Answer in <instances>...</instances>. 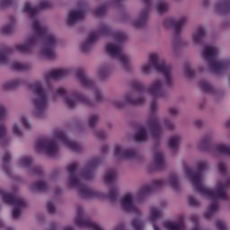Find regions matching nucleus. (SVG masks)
<instances>
[{"instance_id":"obj_1","label":"nucleus","mask_w":230,"mask_h":230,"mask_svg":"<svg viewBox=\"0 0 230 230\" xmlns=\"http://www.w3.org/2000/svg\"><path fill=\"white\" fill-rule=\"evenodd\" d=\"M208 170H209V163L206 160L197 162L196 172L188 166L184 167V173L188 175L195 191L212 200L208 209L204 215L205 218L209 219L220 209L218 200H229L227 188H230V174L226 181H218L216 189L212 190L204 185V180L202 179V173L208 172Z\"/></svg>"},{"instance_id":"obj_2","label":"nucleus","mask_w":230,"mask_h":230,"mask_svg":"<svg viewBox=\"0 0 230 230\" xmlns=\"http://www.w3.org/2000/svg\"><path fill=\"white\" fill-rule=\"evenodd\" d=\"M32 31L34 34L29 36L24 44H18L14 49L19 53H31L33 48L37 44H40L41 55L49 60H55L57 58L55 49L58 46V38H57V35L49 32V29L40 24L39 20H33Z\"/></svg>"},{"instance_id":"obj_3","label":"nucleus","mask_w":230,"mask_h":230,"mask_svg":"<svg viewBox=\"0 0 230 230\" xmlns=\"http://www.w3.org/2000/svg\"><path fill=\"white\" fill-rule=\"evenodd\" d=\"M75 76L80 84L84 87V89H92L94 96V100H91L89 96L80 93L75 92L72 93V97H66L65 99V103L68 109H75L78 103H82L84 107H89L90 109H94L98 103H103L105 102V94L100 88L96 87V83L84 69L80 68L75 71Z\"/></svg>"},{"instance_id":"obj_4","label":"nucleus","mask_w":230,"mask_h":230,"mask_svg":"<svg viewBox=\"0 0 230 230\" xmlns=\"http://www.w3.org/2000/svg\"><path fill=\"white\" fill-rule=\"evenodd\" d=\"M92 33L97 34V39L99 37H111L113 40L117 43H108L106 45V52L111 58H114L121 66L122 69H125L127 72L132 71V63H130V57L123 52L121 48L122 42H125L128 39L127 33L117 31H113L111 29V26L107 23H101L97 31Z\"/></svg>"},{"instance_id":"obj_5","label":"nucleus","mask_w":230,"mask_h":230,"mask_svg":"<svg viewBox=\"0 0 230 230\" xmlns=\"http://www.w3.org/2000/svg\"><path fill=\"white\" fill-rule=\"evenodd\" d=\"M141 73L143 75H151L152 69L161 73L164 76V85L167 89H173L175 81L173 80V70L172 66L164 60H161L159 54L151 53L148 56V62L144 63L141 66Z\"/></svg>"},{"instance_id":"obj_6","label":"nucleus","mask_w":230,"mask_h":230,"mask_svg":"<svg viewBox=\"0 0 230 230\" xmlns=\"http://www.w3.org/2000/svg\"><path fill=\"white\" fill-rule=\"evenodd\" d=\"M30 91L32 93V115L39 119L46 118V112L49 105V97L48 96L46 89L42 86V83L40 81L32 83L30 85Z\"/></svg>"},{"instance_id":"obj_7","label":"nucleus","mask_w":230,"mask_h":230,"mask_svg":"<svg viewBox=\"0 0 230 230\" xmlns=\"http://www.w3.org/2000/svg\"><path fill=\"white\" fill-rule=\"evenodd\" d=\"M157 111H159V102L157 99H153L149 103V115L146 119V127L149 128L155 143H159L164 137V128L161 126Z\"/></svg>"},{"instance_id":"obj_8","label":"nucleus","mask_w":230,"mask_h":230,"mask_svg":"<svg viewBox=\"0 0 230 230\" xmlns=\"http://www.w3.org/2000/svg\"><path fill=\"white\" fill-rule=\"evenodd\" d=\"M78 163H73L67 166L69 175L68 186L70 188H76L79 196L82 199H100V197H102V192L82 184L80 178L76 176V170H78Z\"/></svg>"},{"instance_id":"obj_9","label":"nucleus","mask_w":230,"mask_h":230,"mask_svg":"<svg viewBox=\"0 0 230 230\" xmlns=\"http://www.w3.org/2000/svg\"><path fill=\"white\" fill-rule=\"evenodd\" d=\"M202 57L208 63V68L212 73H222L230 67V59L218 60V48L213 45H205L203 47Z\"/></svg>"},{"instance_id":"obj_10","label":"nucleus","mask_w":230,"mask_h":230,"mask_svg":"<svg viewBox=\"0 0 230 230\" xmlns=\"http://www.w3.org/2000/svg\"><path fill=\"white\" fill-rule=\"evenodd\" d=\"M164 184L175 191H179V190H181V180L179 179V175H177L175 172H172L168 176L165 181L163 180H155L150 185L142 187L137 195V199L141 200V199L148 197L152 191H155L159 190V188H163Z\"/></svg>"},{"instance_id":"obj_11","label":"nucleus","mask_w":230,"mask_h":230,"mask_svg":"<svg viewBox=\"0 0 230 230\" xmlns=\"http://www.w3.org/2000/svg\"><path fill=\"white\" fill-rule=\"evenodd\" d=\"M188 23V17L182 16L178 19L167 18L164 21V26L166 30H173V36L172 40V49L177 51L181 48L182 41L181 40V33H182V28Z\"/></svg>"},{"instance_id":"obj_12","label":"nucleus","mask_w":230,"mask_h":230,"mask_svg":"<svg viewBox=\"0 0 230 230\" xmlns=\"http://www.w3.org/2000/svg\"><path fill=\"white\" fill-rule=\"evenodd\" d=\"M163 85H164V83L161 81V79L154 80L149 86L146 89L145 84L141 82H134L132 84L133 89L135 91H137V93H147L152 96L153 98H166V92L163 88Z\"/></svg>"},{"instance_id":"obj_13","label":"nucleus","mask_w":230,"mask_h":230,"mask_svg":"<svg viewBox=\"0 0 230 230\" xmlns=\"http://www.w3.org/2000/svg\"><path fill=\"white\" fill-rule=\"evenodd\" d=\"M0 197L5 204L13 206L12 212L13 220H17L21 217V211L28 206L24 199L13 193H6L3 189H0Z\"/></svg>"},{"instance_id":"obj_14","label":"nucleus","mask_w":230,"mask_h":230,"mask_svg":"<svg viewBox=\"0 0 230 230\" xmlns=\"http://www.w3.org/2000/svg\"><path fill=\"white\" fill-rule=\"evenodd\" d=\"M141 190V189H140ZM137 192L136 196L133 193H126L121 199H120V208L122 211H125L126 213H133L134 215H140L141 210L136 207V204H134V200H137V202H141L146 196H145L143 199H137V193H139V190Z\"/></svg>"},{"instance_id":"obj_15","label":"nucleus","mask_w":230,"mask_h":230,"mask_svg":"<svg viewBox=\"0 0 230 230\" xmlns=\"http://www.w3.org/2000/svg\"><path fill=\"white\" fill-rule=\"evenodd\" d=\"M37 152H46L48 155L53 156L58 154V146L55 139L40 138L36 143Z\"/></svg>"},{"instance_id":"obj_16","label":"nucleus","mask_w":230,"mask_h":230,"mask_svg":"<svg viewBox=\"0 0 230 230\" xmlns=\"http://www.w3.org/2000/svg\"><path fill=\"white\" fill-rule=\"evenodd\" d=\"M75 224L78 227H87L88 229L93 230H103L100 226L96 225L89 217H85L84 208L78 206L76 208V217L75 218Z\"/></svg>"},{"instance_id":"obj_17","label":"nucleus","mask_w":230,"mask_h":230,"mask_svg":"<svg viewBox=\"0 0 230 230\" xmlns=\"http://www.w3.org/2000/svg\"><path fill=\"white\" fill-rule=\"evenodd\" d=\"M87 10V4H78L77 9H73L68 13L66 18L67 26H75L77 22H80L85 16V11Z\"/></svg>"},{"instance_id":"obj_18","label":"nucleus","mask_w":230,"mask_h":230,"mask_svg":"<svg viewBox=\"0 0 230 230\" xmlns=\"http://www.w3.org/2000/svg\"><path fill=\"white\" fill-rule=\"evenodd\" d=\"M124 103L127 105H133L135 107H140L146 103V98L143 93H138L136 91L126 92L123 93Z\"/></svg>"},{"instance_id":"obj_19","label":"nucleus","mask_w":230,"mask_h":230,"mask_svg":"<svg viewBox=\"0 0 230 230\" xmlns=\"http://www.w3.org/2000/svg\"><path fill=\"white\" fill-rule=\"evenodd\" d=\"M102 163V158L95 157L90 159L81 172L82 177L84 178L85 181H93L94 179V171Z\"/></svg>"},{"instance_id":"obj_20","label":"nucleus","mask_w":230,"mask_h":230,"mask_svg":"<svg viewBox=\"0 0 230 230\" xmlns=\"http://www.w3.org/2000/svg\"><path fill=\"white\" fill-rule=\"evenodd\" d=\"M54 138L58 139V141H61L63 145L67 146L72 152H82L84 150V146L82 145L78 144L77 142L72 141L69 138H67V136H66V133L62 130H57L54 132Z\"/></svg>"},{"instance_id":"obj_21","label":"nucleus","mask_w":230,"mask_h":230,"mask_svg":"<svg viewBox=\"0 0 230 230\" xmlns=\"http://www.w3.org/2000/svg\"><path fill=\"white\" fill-rule=\"evenodd\" d=\"M143 3L146 7L140 12L138 18L133 22L136 28H143V26L146 24L148 17H150V6L152 2L150 0H143Z\"/></svg>"},{"instance_id":"obj_22","label":"nucleus","mask_w":230,"mask_h":230,"mask_svg":"<svg viewBox=\"0 0 230 230\" xmlns=\"http://www.w3.org/2000/svg\"><path fill=\"white\" fill-rule=\"evenodd\" d=\"M53 4L46 0L41 1L37 8L31 7V4L30 3H26L24 4L23 12L25 13H28L31 19H35L37 12H39V10H49V8H51Z\"/></svg>"},{"instance_id":"obj_23","label":"nucleus","mask_w":230,"mask_h":230,"mask_svg":"<svg viewBox=\"0 0 230 230\" xmlns=\"http://www.w3.org/2000/svg\"><path fill=\"white\" fill-rule=\"evenodd\" d=\"M114 157L116 159H136L137 151L136 149H127L121 146H115Z\"/></svg>"},{"instance_id":"obj_24","label":"nucleus","mask_w":230,"mask_h":230,"mask_svg":"<svg viewBox=\"0 0 230 230\" xmlns=\"http://www.w3.org/2000/svg\"><path fill=\"white\" fill-rule=\"evenodd\" d=\"M215 141V131L211 130L207 132L199 140L198 146L203 152H209L211 145Z\"/></svg>"},{"instance_id":"obj_25","label":"nucleus","mask_w":230,"mask_h":230,"mask_svg":"<svg viewBox=\"0 0 230 230\" xmlns=\"http://www.w3.org/2000/svg\"><path fill=\"white\" fill-rule=\"evenodd\" d=\"M206 37H208V29L205 26L197 27L192 33V40L194 44H204Z\"/></svg>"},{"instance_id":"obj_26","label":"nucleus","mask_w":230,"mask_h":230,"mask_svg":"<svg viewBox=\"0 0 230 230\" xmlns=\"http://www.w3.org/2000/svg\"><path fill=\"white\" fill-rule=\"evenodd\" d=\"M96 40H98V34L91 32L88 35V38L86 40L83 41L81 43V51L83 53H89V51H93V48H94V44L96 43Z\"/></svg>"},{"instance_id":"obj_27","label":"nucleus","mask_w":230,"mask_h":230,"mask_svg":"<svg viewBox=\"0 0 230 230\" xmlns=\"http://www.w3.org/2000/svg\"><path fill=\"white\" fill-rule=\"evenodd\" d=\"M214 12L217 15H229L230 13V0H221L214 6Z\"/></svg>"},{"instance_id":"obj_28","label":"nucleus","mask_w":230,"mask_h":230,"mask_svg":"<svg viewBox=\"0 0 230 230\" xmlns=\"http://www.w3.org/2000/svg\"><path fill=\"white\" fill-rule=\"evenodd\" d=\"M69 75V71L66 69H56L52 70L46 74L45 80L49 82V80H62V78H66Z\"/></svg>"},{"instance_id":"obj_29","label":"nucleus","mask_w":230,"mask_h":230,"mask_svg":"<svg viewBox=\"0 0 230 230\" xmlns=\"http://www.w3.org/2000/svg\"><path fill=\"white\" fill-rule=\"evenodd\" d=\"M154 165L155 170H163L166 166L164 162V154L162 151H156L154 155Z\"/></svg>"},{"instance_id":"obj_30","label":"nucleus","mask_w":230,"mask_h":230,"mask_svg":"<svg viewBox=\"0 0 230 230\" xmlns=\"http://www.w3.org/2000/svg\"><path fill=\"white\" fill-rule=\"evenodd\" d=\"M155 10L158 15H164L170 12V4L166 0H158L155 5Z\"/></svg>"},{"instance_id":"obj_31","label":"nucleus","mask_w":230,"mask_h":230,"mask_svg":"<svg viewBox=\"0 0 230 230\" xmlns=\"http://www.w3.org/2000/svg\"><path fill=\"white\" fill-rule=\"evenodd\" d=\"M48 190V184L43 181H36L31 185V191L32 193H46Z\"/></svg>"},{"instance_id":"obj_32","label":"nucleus","mask_w":230,"mask_h":230,"mask_svg":"<svg viewBox=\"0 0 230 230\" xmlns=\"http://www.w3.org/2000/svg\"><path fill=\"white\" fill-rule=\"evenodd\" d=\"M12 161V155L8 151H4L3 156H2V166L4 169V172L9 175V177L12 175V172H10V165L9 163Z\"/></svg>"},{"instance_id":"obj_33","label":"nucleus","mask_w":230,"mask_h":230,"mask_svg":"<svg viewBox=\"0 0 230 230\" xmlns=\"http://www.w3.org/2000/svg\"><path fill=\"white\" fill-rule=\"evenodd\" d=\"M23 84L22 79H13L3 84L2 88L4 91H12V89H17Z\"/></svg>"},{"instance_id":"obj_34","label":"nucleus","mask_w":230,"mask_h":230,"mask_svg":"<svg viewBox=\"0 0 230 230\" xmlns=\"http://www.w3.org/2000/svg\"><path fill=\"white\" fill-rule=\"evenodd\" d=\"M118 181V172L114 169L108 170L104 174V182L106 184H112Z\"/></svg>"},{"instance_id":"obj_35","label":"nucleus","mask_w":230,"mask_h":230,"mask_svg":"<svg viewBox=\"0 0 230 230\" xmlns=\"http://www.w3.org/2000/svg\"><path fill=\"white\" fill-rule=\"evenodd\" d=\"M181 141V137L172 136L169 139V148L172 154H175L179 150V143Z\"/></svg>"},{"instance_id":"obj_36","label":"nucleus","mask_w":230,"mask_h":230,"mask_svg":"<svg viewBox=\"0 0 230 230\" xmlns=\"http://www.w3.org/2000/svg\"><path fill=\"white\" fill-rule=\"evenodd\" d=\"M135 141L143 142L146 141L148 139V132L146 131V128H140L137 131V133L134 136Z\"/></svg>"},{"instance_id":"obj_37","label":"nucleus","mask_w":230,"mask_h":230,"mask_svg":"<svg viewBox=\"0 0 230 230\" xmlns=\"http://www.w3.org/2000/svg\"><path fill=\"white\" fill-rule=\"evenodd\" d=\"M12 69L13 71H30L31 70V64L14 62L12 64Z\"/></svg>"},{"instance_id":"obj_38","label":"nucleus","mask_w":230,"mask_h":230,"mask_svg":"<svg viewBox=\"0 0 230 230\" xmlns=\"http://www.w3.org/2000/svg\"><path fill=\"white\" fill-rule=\"evenodd\" d=\"M98 76L101 80H107L111 76V67L107 65L99 67Z\"/></svg>"},{"instance_id":"obj_39","label":"nucleus","mask_w":230,"mask_h":230,"mask_svg":"<svg viewBox=\"0 0 230 230\" xmlns=\"http://www.w3.org/2000/svg\"><path fill=\"white\" fill-rule=\"evenodd\" d=\"M10 22H11V23L4 25L1 29V31L4 35H10L11 33H13L15 18L13 16H11Z\"/></svg>"},{"instance_id":"obj_40","label":"nucleus","mask_w":230,"mask_h":230,"mask_svg":"<svg viewBox=\"0 0 230 230\" xmlns=\"http://www.w3.org/2000/svg\"><path fill=\"white\" fill-rule=\"evenodd\" d=\"M164 226L165 227V229H168V230H183L184 223H182V222L175 223V222H172V221H166L164 224Z\"/></svg>"},{"instance_id":"obj_41","label":"nucleus","mask_w":230,"mask_h":230,"mask_svg":"<svg viewBox=\"0 0 230 230\" xmlns=\"http://www.w3.org/2000/svg\"><path fill=\"white\" fill-rule=\"evenodd\" d=\"M110 103L115 109H125V107H127L125 104V99H120L119 97L111 98Z\"/></svg>"},{"instance_id":"obj_42","label":"nucleus","mask_w":230,"mask_h":230,"mask_svg":"<svg viewBox=\"0 0 230 230\" xmlns=\"http://www.w3.org/2000/svg\"><path fill=\"white\" fill-rule=\"evenodd\" d=\"M215 150L217 154H222L223 155H228V157H230V146L219 144L216 146Z\"/></svg>"},{"instance_id":"obj_43","label":"nucleus","mask_w":230,"mask_h":230,"mask_svg":"<svg viewBox=\"0 0 230 230\" xmlns=\"http://www.w3.org/2000/svg\"><path fill=\"white\" fill-rule=\"evenodd\" d=\"M13 52V50L11 48L0 50V64H6L8 62V56Z\"/></svg>"},{"instance_id":"obj_44","label":"nucleus","mask_w":230,"mask_h":230,"mask_svg":"<svg viewBox=\"0 0 230 230\" xmlns=\"http://www.w3.org/2000/svg\"><path fill=\"white\" fill-rule=\"evenodd\" d=\"M6 126L4 124H0V143L2 146H4V145L8 144V139H6Z\"/></svg>"},{"instance_id":"obj_45","label":"nucleus","mask_w":230,"mask_h":230,"mask_svg":"<svg viewBox=\"0 0 230 230\" xmlns=\"http://www.w3.org/2000/svg\"><path fill=\"white\" fill-rule=\"evenodd\" d=\"M98 121H100L99 114H91L88 116V127L90 128H94L98 125Z\"/></svg>"},{"instance_id":"obj_46","label":"nucleus","mask_w":230,"mask_h":230,"mask_svg":"<svg viewBox=\"0 0 230 230\" xmlns=\"http://www.w3.org/2000/svg\"><path fill=\"white\" fill-rule=\"evenodd\" d=\"M183 73L186 78H193V76H195V71L193 70V68L191 67V65L190 64L184 65Z\"/></svg>"},{"instance_id":"obj_47","label":"nucleus","mask_w":230,"mask_h":230,"mask_svg":"<svg viewBox=\"0 0 230 230\" xmlns=\"http://www.w3.org/2000/svg\"><path fill=\"white\" fill-rule=\"evenodd\" d=\"M217 169L219 173H221L222 175H227V173H229V170L227 169V164H226V162L222 160L217 163Z\"/></svg>"},{"instance_id":"obj_48","label":"nucleus","mask_w":230,"mask_h":230,"mask_svg":"<svg viewBox=\"0 0 230 230\" xmlns=\"http://www.w3.org/2000/svg\"><path fill=\"white\" fill-rule=\"evenodd\" d=\"M167 114L171 118H177L181 114V111L177 106H170L167 108Z\"/></svg>"},{"instance_id":"obj_49","label":"nucleus","mask_w":230,"mask_h":230,"mask_svg":"<svg viewBox=\"0 0 230 230\" xmlns=\"http://www.w3.org/2000/svg\"><path fill=\"white\" fill-rule=\"evenodd\" d=\"M108 199L111 202H116L118 200V187H111L110 189Z\"/></svg>"},{"instance_id":"obj_50","label":"nucleus","mask_w":230,"mask_h":230,"mask_svg":"<svg viewBox=\"0 0 230 230\" xmlns=\"http://www.w3.org/2000/svg\"><path fill=\"white\" fill-rule=\"evenodd\" d=\"M199 87L205 93H214L215 89L208 81H201L199 83Z\"/></svg>"},{"instance_id":"obj_51","label":"nucleus","mask_w":230,"mask_h":230,"mask_svg":"<svg viewBox=\"0 0 230 230\" xmlns=\"http://www.w3.org/2000/svg\"><path fill=\"white\" fill-rule=\"evenodd\" d=\"M31 163H33V160L29 156H24L19 161V164L22 168H30V166H31Z\"/></svg>"},{"instance_id":"obj_52","label":"nucleus","mask_w":230,"mask_h":230,"mask_svg":"<svg viewBox=\"0 0 230 230\" xmlns=\"http://www.w3.org/2000/svg\"><path fill=\"white\" fill-rule=\"evenodd\" d=\"M131 226L135 230H143V227H145V223H143L141 219H134Z\"/></svg>"},{"instance_id":"obj_53","label":"nucleus","mask_w":230,"mask_h":230,"mask_svg":"<svg viewBox=\"0 0 230 230\" xmlns=\"http://www.w3.org/2000/svg\"><path fill=\"white\" fill-rule=\"evenodd\" d=\"M28 172H29V175H41L42 168L39 166H34L32 168H30Z\"/></svg>"},{"instance_id":"obj_54","label":"nucleus","mask_w":230,"mask_h":230,"mask_svg":"<svg viewBox=\"0 0 230 230\" xmlns=\"http://www.w3.org/2000/svg\"><path fill=\"white\" fill-rule=\"evenodd\" d=\"M164 125L168 130H175V123H173L170 119H164Z\"/></svg>"},{"instance_id":"obj_55","label":"nucleus","mask_w":230,"mask_h":230,"mask_svg":"<svg viewBox=\"0 0 230 230\" xmlns=\"http://www.w3.org/2000/svg\"><path fill=\"white\" fill-rule=\"evenodd\" d=\"M188 200L190 206L192 208H199V206H200V201L197 200V199L193 196H189Z\"/></svg>"},{"instance_id":"obj_56","label":"nucleus","mask_w":230,"mask_h":230,"mask_svg":"<svg viewBox=\"0 0 230 230\" xmlns=\"http://www.w3.org/2000/svg\"><path fill=\"white\" fill-rule=\"evenodd\" d=\"M6 116H8V109L4 105H0V120L6 119Z\"/></svg>"},{"instance_id":"obj_57","label":"nucleus","mask_w":230,"mask_h":230,"mask_svg":"<svg viewBox=\"0 0 230 230\" xmlns=\"http://www.w3.org/2000/svg\"><path fill=\"white\" fill-rule=\"evenodd\" d=\"M105 12H107V6L102 5L95 10L94 14L97 17H102V15H104Z\"/></svg>"},{"instance_id":"obj_58","label":"nucleus","mask_w":230,"mask_h":230,"mask_svg":"<svg viewBox=\"0 0 230 230\" xmlns=\"http://www.w3.org/2000/svg\"><path fill=\"white\" fill-rule=\"evenodd\" d=\"M47 210L49 215H55L57 209L55 208V204L53 203V201H49L47 203Z\"/></svg>"},{"instance_id":"obj_59","label":"nucleus","mask_w":230,"mask_h":230,"mask_svg":"<svg viewBox=\"0 0 230 230\" xmlns=\"http://www.w3.org/2000/svg\"><path fill=\"white\" fill-rule=\"evenodd\" d=\"M93 134L97 137V139H106V137H108L107 133L102 130H94Z\"/></svg>"},{"instance_id":"obj_60","label":"nucleus","mask_w":230,"mask_h":230,"mask_svg":"<svg viewBox=\"0 0 230 230\" xmlns=\"http://www.w3.org/2000/svg\"><path fill=\"white\" fill-rule=\"evenodd\" d=\"M13 132L18 137H22V131L21 130V128H19V125H17V124H14L13 126Z\"/></svg>"},{"instance_id":"obj_61","label":"nucleus","mask_w":230,"mask_h":230,"mask_svg":"<svg viewBox=\"0 0 230 230\" xmlns=\"http://www.w3.org/2000/svg\"><path fill=\"white\" fill-rule=\"evenodd\" d=\"M216 227L217 230H227V226L224 221L218 220L216 222Z\"/></svg>"},{"instance_id":"obj_62","label":"nucleus","mask_w":230,"mask_h":230,"mask_svg":"<svg viewBox=\"0 0 230 230\" xmlns=\"http://www.w3.org/2000/svg\"><path fill=\"white\" fill-rule=\"evenodd\" d=\"M21 121L24 128H27V130H30V128H31V124H30V121H28V119H26V117H22Z\"/></svg>"},{"instance_id":"obj_63","label":"nucleus","mask_w":230,"mask_h":230,"mask_svg":"<svg viewBox=\"0 0 230 230\" xmlns=\"http://www.w3.org/2000/svg\"><path fill=\"white\" fill-rule=\"evenodd\" d=\"M13 3V0H1L0 8H6Z\"/></svg>"},{"instance_id":"obj_64","label":"nucleus","mask_w":230,"mask_h":230,"mask_svg":"<svg viewBox=\"0 0 230 230\" xmlns=\"http://www.w3.org/2000/svg\"><path fill=\"white\" fill-rule=\"evenodd\" d=\"M66 89L65 88H58L55 91V96H66Z\"/></svg>"}]
</instances>
